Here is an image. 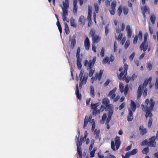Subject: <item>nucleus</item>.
<instances>
[{"instance_id": "obj_1", "label": "nucleus", "mask_w": 158, "mask_h": 158, "mask_svg": "<svg viewBox=\"0 0 158 158\" xmlns=\"http://www.w3.org/2000/svg\"><path fill=\"white\" fill-rule=\"evenodd\" d=\"M155 104V102L152 99H150L149 100L147 99L145 101V106L142 104L141 105L142 109L146 111L145 117L147 118L149 117L151 118L152 116V114L151 111H152Z\"/></svg>"}, {"instance_id": "obj_2", "label": "nucleus", "mask_w": 158, "mask_h": 158, "mask_svg": "<svg viewBox=\"0 0 158 158\" xmlns=\"http://www.w3.org/2000/svg\"><path fill=\"white\" fill-rule=\"evenodd\" d=\"M128 66L127 64L124 65L123 68L121 67L119 68V71L120 72V74L117 73L118 77L119 80H124L125 77L127 76Z\"/></svg>"}, {"instance_id": "obj_3", "label": "nucleus", "mask_w": 158, "mask_h": 158, "mask_svg": "<svg viewBox=\"0 0 158 158\" xmlns=\"http://www.w3.org/2000/svg\"><path fill=\"white\" fill-rule=\"evenodd\" d=\"M88 122L92 123L91 130L92 131H93L95 127V122L94 119H92V116L91 115H89V116L87 115L85 116L84 120L83 128H85L87 125Z\"/></svg>"}, {"instance_id": "obj_4", "label": "nucleus", "mask_w": 158, "mask_h": 158, "mask_svg": "<svg viewBox=\"0 0 158 158\" xmlns=\"http://www.w3.org/2000/svg\"><path fill=\"white\" fill-rule=\"evenodd\" d=\"M121 142L120 141V138L119 137L117 136L115 138L114 143L113 141L111 142V148L114 151L118 150L120 145Z\"/></svg>"}, {"instance_id": "obj_5", "label": "nucleus", "mask_w": 158, "mask_h": 158, "mask_svg": "<svg viewBox=\"0 0 158 158\" xmlns=\"http://www.w3.org/2000/svg\"><path fill=\"white\" fill-rule=\"evenodd\" d=\"M96 60V57L94 56L92 60H90L89 61L85 60L84 62V65L87 67V69L92 68L94 65Z\"/></svg>"}, {"instance_id": "obj_6", "label": "nucleus", "mask_w": 158, "mask_h": 158, "mask_svg": "<svg viewBox=\"0 0 158 158\" xmlns=\"http://www.w3.org/2000/svg\"><path fill=\"white\" fill-rule=\"evenodd\" d=\"M103 105L106 106V110H110L112 108V105L110 103L109 100L106 98H104L102 100Z\"/></svg>"}, {"instance_id": "obj_7", "label": "nucleus", "mask_w": 158, "mask_h": 158, "mask_svg": "<svg viewBox=\"0 0 158 158\" xmlns=\"http://www.w3.org/2000/svg\"><path fill=\"white\" fill-rule=\"evenodd\" d=\"M116 5V2L115 0H113L110 4V8L109 11L111 15H114L115 13V8Z\"/></svg>"}, {"instance_id": "obj_8", "label": "nucleus", "mask_w": 158, "mask_h": 158, "mask_svg": "<svg viewBox=\"0 0 158 158\" xmlns=\"http://www.w3.org/2000/svg\"><path fill=\"white\" fill-rule=\"evenodd\" d=\"M156 138L155 136H153L149 139V141L148 142V147H151L155 148L156 146V142L155 141Z\"/></svg>"}, {"instance_id": "obj_9", "label": "nucleus", "mask_w": 158, "mask_h": 158, "mask_svg": "<svg viewBox=\"0 0 158 158\" xmlns=\"http://www.w3.org/2000/svg\"><path fill=\"white\" fill-rule=\"evenodd\" d=\"M88 76H85V74L83 77L80 78V82H79V87L81 88L82 87V85L83 84H85L86 82Z\"/></svg>"}, {"instance_id": "obj_10", "label": "nucleus", "mask_w": 158, "mask_h": 158, "mask_svg": "<svg viewBox=\"0 0 158 158\" xmlns=\"http://www.w3.org/2000/svg\"><path fill=\"white\" fill-rule=\"evenodd\" d=\"M62 18L63 20L64 21H66L67 22H69V20H67L66 16H68V9H62Z\"/></svg>"}, {"instance_id": "obj_11", "label": "nucleus", "mask_w": 158, "mask_h": 158, "mask_svg": "<svg viewBox=\"0 0 158 158\" xmlns=\"http://www.w3.org/2000/svg\"><path fill=\"white\" fill-rule=\"evenodd\" d=\"M103 71L100 70L99 73H96L94 77H92L91 78L93 81L96 80L98 79V81H100L101 79V77L102 75Z\"/></svg>"}, {"instance_id": "obj_12", "label": "nucleus", "mask_w": 158, "mask_h": 158, "mask_svg": "<svg viewBox=\"0 0 158 158\" xmlns=\"http://www.w3.org/2000/svg\"><path fill=\"white\" fill-rule=\"evenodd\" d=\"M84 43L85 49L88 50L90 48V43L88 37H86Z\"/></svg>"}, {"instance_id": "obj_13", "label": "nucleus", "mask_w": 158, "mask_h": 158, "mask_svg": "<svg viewBox=\"0 0 158 158\" xmlns=\"http://www.w3.org/2000/svg\"><path fill=\"white\" fill-rule=\"evenodd\" d=\"M69 41H71L70 48L71 49H73L76 44L75 35H73L72 38L71 39H69Z\"/></svg>"}, {"instance_id": "obj_14", "label": "nucleus", "mask_w": 158, "mask_h": 158, "mask_svg": "<svg viewBox=\"0 0 158 158\" xmlns=\"http://www.w3.org/2000/svg\"><path fill=\"white\" fill-rule=\"evenodd\" d=\"M116 88L115 87L109 92L108 96V97H110V99H113L115 97V92L116 90Z\"/></svg>"}, {"instance_id": "obj_15", "label": "nucleus", "mask_w": 158, "mask_h": 158, "mask_svg": "<svg viewBox=\"0 0 158 158\" xmlns=\"http://www.w3.org/2000/svg\"><path fill=\"white\" fill-rule=\"evenodd\" d=\"M148 44L147 43L143 42L140 46V49L141 50H143L145 52L148 48Z\"/></svg>"}, {"instance_id": "obj_16", "label": "nucleus", "mask_w": 158, "mask_h": 158, "mask_svg": "<svg viewBox=\"0 0 158 158\" xmlns=\"http://www.w3.org/2000/svg\"><path fill=\"white\" fill-rule=\"evenodd\" d=\"M126 31L127 32V36L128 38H131L132 34V30L131 29L130 26L129 25H128L126 27Z\"/></svg>"}, {"instance_id": "obj_17", "label": "nucleus", "mask_w": 158, "mask_h": 158, "mask_svg": "<svg viewBox=\"0 0 158 158\" xmlns=\"http://www.w3.org/2000/svg\"><path fill=\"white\" fill-rule=\"evenodd\" d=\"M143 89L142 88L141 85H139L137 92V94L138 98H140L141 96Z\"/></svg>"}, {"instance_id": "obj_18", "label": "nucleus", "mask_w": 158, "mask_h": 158, "mask_svg": "<svg viewBox=\"0 0 158 158\" xmlns=\"http://www.w3.org/2000/svg\"><path fill=\"white\" fill-rule=\"evenodd\" d=\"M85 19L84 16L81 15L79 18L78 23L80 25L83 26L85 23Z\"/></svg>"}, {"instance_id": "obj_19", "label": "nucleus", "mask_w": 158, "mask_h": 158, "mask_svg": "<svg viewBox=\"0 0 158 158\" xmlns=\"http://www.w3.org/2000/svg\"><path fill=\"white\" fill-rule=\"evenodd\" d=\"M100 37L98 35H96L92 37V42L94 43H97L100 41Z\"/></svg>"}, {"instance_id": "obj_20", "label": "nucleus", "mask_w": 158, "mask_h": 158, "mask_svg": "<svg viewBox=\"0 0 158 158\" xmlns=\"http://www.w3.org/2000/svg\"><path fill=\"white\" fill-rule=\"evenodd\" d=\"M151 81L152 78L151 77H149L148 79H145L143 84L142 88L144 89V88H145L148 83H150L151 82Z\"/></svg>"}, {"instance_id": "obj_21", "label": "nucleus", "mask_w": 158, "mask_h": 158, "mask_svg": "<svg viewBox=\"0 0 158 158\" xmlns=\"http://www.w3.org/2000/svg\"><path fill=\"white\" fill-rule=\"evenodd\" d=\"M76 94L77 96V98L79 100H81V94L79 93L78 84L76 85Z\"/></svg>"}, {"instance_id": "obj_22", "label": "nucleus", "mask_w": 158, "mask_h": 158, "mask_svg": "<svg viewBox=\"0 0 158 158\" xmlns=\"http://www.w3.org/2000/svg\"><path fill=\"white\" fill-rule=\"evenodd\" d=\"M141 9L143 11V13L144 17H145V13L148 12L149 14L150 13L149 9L146 6H144L141 7Z\"/></svg>"}, {"instance_id": "obj_23", "label": "nucleus", "mask_w": 158, "mask_h": 158, "mask_svg": "<svg viewBox=\"0 0 158 158\" xmlns=\"http://www.w3.org/2000/svg\"><path fill=\"white\" fill-rule=\"evenodd\" d=\"M77 2L76 0H73V12L74 14H77Z\"/></svg>"}, {"instance_id": "obj_24", "label": "nucleus", "mask_w": 158, "mask_h": 158, "mask_svg": "<svg viewBox=\"0 0 158 158\" xmlns=\"http://www.w3.org/2000/svg\"><path fill=\"white\" fill-rule=\"evenodd\" d=\"M130 107L132 111L134 112L136 109V104L135 102L132 100L131 101Z\"/></svg>"}, {"instance_id": "obj_25", "label": "nucleus", "mask_w": 158, "mask_h": 158, "mask_svg": "<svg viewBox=\"0 0 158 158\" xmlns=\"http://www.w3.org/2000/svg\"><path fill=\"white\" fill-rule=\"evenodd\" d=\"M81 58H77V64L78 69L79 70L81 69L82 66L81 63Z\"/></svg>"}, {"instance_id": "obj_26", "label": "nucleus", "mask_w": 158, "mask_h": 158, "mask_svg": "<svg viewBox=\"0 0 158 158\" xmlns=\"http://www.w3.org/2000/svg\"><path fill=\"white\" fill-rule=\"evenodd\" d=\"M65 1H63V7L62 9H68L69 7V2L68 0H65Z\"/></svg>"}, {"instance_id": "obj_27", "label": "nucleus", "mask_w": 158, "mask_h": 158, "mask_svg": "<svg viewBox=\"0 0 158 158\" xmlns=\"http://www.w3.org/2000/svg\"><path fill=\"white\" fill-rule=\"evenodd\" d=\"M139 130L140 131V132L142 135L145 134L147 132V129L146 128H143V125L139 127Z\"/></svg>"}, {"instance_id": "obj_28", "label": "nucleus", "mask_w": 158, "mask_h": 158, "mask_svg": "<svg viewBox=\"0 0 158 158\" xmlns=\"http://www.w3.org/2000/svg\"><path fill=\"white\" fill-rule=\"evenodd\" d=\"M133 118V113L131 110H129V114L127 115V119L128 121H131Z\"/></svg>"}, {"instance_id": "obj_29", "label": "nucleus", "mask_w": 158, "mask_h": 158, "mask_svg": "<svg viewBox=\"0 0 158 158\" xmlns=\"http://www.w3.org/2000/svg\"><path fill=\"white\" fill-rule=\"evenodd\" d=\"M90 95L92 98H94L95 96L94 94V87L91 85L90 87Z\"/></svg>"}, {"instance_id": "obj_30", "label": "nucleus", "mask_w": 158, "mask_h": 158, "mask_svg": "<svg viewBox=\"0 0 158 158\" xmlns=\"http://www.w3.org/2000/svg\"><path fill=\"white\" fill-rule=\"evenodd\" d=\"M91 14H92V10L90 9H89L88 13L87 19L90 22V24L91 23Z\"/></svg>"}, {"instance_id": "obj_31", "label": "nucleus", "mask_w": 158, "mask_h": 158, "mask_svg": "<svg viewBox=\"0 0 158 158\" xmlns=\"http://www.w3.org/2000/svg\"><path fill=\"white\" fill-rule=\"evenodd\" d=\"M102 63L104 64H110V62L109 61V58L108 56L106 57L103 59Z\"/></svg>"}, {"instance_id": "obj_32", "label": "nucleus", "mask_w": 158, "mask_h": 158, "mask_svg": "<svg viewBox=\"0 0 158 158\" xmlns=\"http://www.w3.org/2000/svg\"><path fill=\"white\" fill-rule=\"evenodd\" d=\"M70 23L71 26L74 27H77L76 24L75 23V21L73 18H71L70 20Z\"/></svg>"}, {"instance_id": "obj_33", "label": "nucleus", "mask_w": 158, "mask_h": 158, "mask_svg": "<svg viewBox=\"0 0 158 158\" xmlns=\"http://www.w3.org/2000/svg\"><path fill=\"white\" fill-rule=\"evenodd\" d=\"M106 113L104 114L102 116L101 120L100 121V123L102 124H103L106 118Z\"/></svg>"}, {"instance_id": "obj_34", "label": "nucleus", "mask_w": 158, "mask_h": 158, "mask_svg": "<svg viewBox=\"0 0 158 158\" xmlns=\"http://www.w3.org/2000/svg\"><path fill=\"white\" fill-rule=\"evenodd\" d=\"M64 30L65 32L67 34H69L70 32L69 28L67 23H64Z\"/></svg>"}, {"instance_id": "obj_35", "label": "nucleus", "mask_w": 158, "mask_h": 158, "mask_svg": "<svg viewBox=\"0 0 158 158\" xmlns=\"http://www.w3.org/2000/svg\"><path fill=\"white\" fill-rule=\"evenodd\" d=\"M100 110H97V109L93 110L92 115L93 116H95L97 114H100Z\"/></svg>"}, {"instance_id": "obj_36", "label": "nucleus", "mask_w": 158, "mask_h": 158, "mask_svg": "<svg viewBox=\"0 0 158 158\" xmlns=\"http://www.w3.org/2000/svg\"><path fill=\"white\" fill-rule=\"evenodd\" d=\"M100 131L99 130H97L96 129H95L94 131V134H96V136H95V139H97L99 137V134H100Z\"/></svg>"}, {"instance_id": "obj_37", "label": "nucleus", "mask_w": 158, "mask_h": 158, "mask_svg": "<svg viewBox=\"0 0 158 158\" xmlns=\"http://www.w3.org/2000/svg\"><path fill=\"white\" fill-rule=\"evenodd\" d=\"M97 150V148L96 147L94 148L93 150L91 151L90 153V157H93L94 156V154L95 151Z\"/></svg>"}, {"instance_id": "obj_38", "label": "nucleus", "mask_w": 158, "mask_h": 158, "mask_svg": "<svg viewBox=\"0 0 158 158\" xmlns=\"http://www.w3.org/2000/svg\"><path fill=\"white\" fill-rule=\"evenodd\" d=\"M110 30L109 28V25L107 24L105 26V34L107 36Z\"/></svg>"}, {"instance_id": "obj_39", "label": "nucleus", "mask_w": 158, "mask_h": 158, "mask_svg": "<svg viewBox=\"0 0 158 158\" xmlns=\"http://www.w3.org/2000/svg\"><path fill=\"white\" fill-rule=\"evenodd\" d=\"M98 106V103H95L93 104L92 103L91 104V108L93 110L97 109V107Z\"/></svg>"}, {"instance_id": "obj_40", "label": "nucleus", "mask_w": 158, "mask_h": 158, "mask_svg": "<svg viewBox=\"0 0 158 158\" xmlns=\"http://www.w3.org/2000/svg\"><path fill=\"white\" fill-rule=\"evenodd\" d=\"M122 11V6H120L118 7L117 10V13L118 15L120 16L121 15Z\"/></svg>"}, {"instance_id": "obj_41", "label": "nucleus", "mask_w": 158, "mask_h": 158, "mask_svg": "<svg viewBox=\"0 0 158 158\" xmlns=\"http://www.w3.org/2000/svg\"><path fill=\"white\" fill-rule=\"evenodd\" d=\"M56 25L58 27V29L60 31V34H61L62 31V29L61 25L59 23V20H58L56 22Z\"/></svg>"}, {"instance_id": "obj_42", "label": "nucleus", "mask_w": 158, "mask_h": 158, "mask_svg": "<svg viewBox=\"0 0 158 158\" xmlns=\"http://www.w3.org/2000/svg\"><path fill=\"white\" fill-rule=\"evenodd\" d=\"M119 90L120 92L122 93L124 91V86L123 85L122 83H120L119 84Z\"/></svg>"}, {"instance_id": "obj_43", "label": "nucleus", "mask_w": 158, "mask_h": 158, "mask_svg": "<svg viewBox=\"0 0 158 158\" xmlns=\"http://www.w3.org/2000/svg\"><path fill=\"white\" fill-rule=\"evenodd\" d=\"M95 31L94 30L92 29L90 31L89 34L91 36L93 37L96 35H95Z\"/></svg>"}, {"instance_id": "obj_44", "label": "nucleus", "mask_w": 158, "mask_h": 158, "mask_svg": "<svg viewBox=\"0 0 158 158\" xmlns=\"http://www.w3.org/2000/svg\"><path fill=\"white\" fill-rule=\"evenodd\" d=\"M80 48L79 47H78L77 49L76 53V57L77 58H80Z\"/></svg>"}, {"instance_id": "obj_45", "label": "nucleus", "mask_w": 158, "mask_h": 158, "mask_svg": "<svg viewBox=\"0 0 158 158\" xmlns=\"http://www.w3.org/2000/svg\"><path fill=\"white\" fill-rule=\"evenodd\" d=\"M149 152V148L148 147H146L144 148L142 151V152L143 154H147Z\"/></svg>"}, {"instance_id": "obj_46", "label": "nucleus", "mask_w": 158, "mask_h": 158, "mask_svg": "<svg viewBox=\"0 0 158 158\" xmlns=\"http://www.w3.org/2000/svg\"><path fill=\"white\" fill-rule=\"evenodd\" d=\"M138 37L139 40L141 41L142 40L143 35L142 32L141 31H139Z\"/></svg>"}, {"instance_id": "obj_47", "label": "nucleus", "mask_w": 158, "mask_h": 158, "mask_svg": "<svg viewBox=\"0 0 158 158\" xmlns=\"http://www.w3.org/2000/svg\"><path fill=\"white\" fill-rule=\"evenodd\" d=\"M129 90V86L128 84L126 85L124 89V94L125 95H126Z\"/></svg>"}, {"instance_id": "obj_48", "label": "nucleus", "mask_w": 158, "mask_h": 158, "mask_svg": "<svg viewBox=\"0 0 158 158\" xmlns=\"http://www.w3.org/2000/svg\"><path fill=\"white\" fill-rule=\"evenodd\" d=\"M123 13L124 15H127L128 12V9L127 7H124L123 8Z\"/></svg>"}, {"instance_id": "obj_49", "label": "nucleus", "mask_w": 158, "mask_h": 158, "mask_svg": "<svg viewBox=\"0 0 158 158\" xmlns=\"http://www.w3.org/2000/svg\"><path fill=\"white\" fill-rule=\"evenodd\" d=\"M152 122V118H151L149 119L148 124V127L149 128H151Z\"/></svg>"}, {"instance_id": "obj_50", "label": "nucleus", "mask_w": 158, "mask_h": 158, "mask_svg": "<svg viewBox=\"0 0 158 158\" xmlns=\"http://www.w3.org/2000/svg\"><path fill=\"white\" fill-rule=\"evenodd\" d=\"M147 68L149 70H151L152 67V65L151 63H148L147 64Z\"/></svg>"}, {"instance_id": "obj_51", "label": "nucleus", "mask_w": 158, "mask_h": 158, "mask_svg": "<svg viewBox=\"0 0 158 158\" xmlns=\"http://www.w3.org/2000/svg\"><path fill=\"white\" fill-rule=\"evenodd\" d=\"M108 110V111L107 113L108 117L111 118L113 113V110H111V109L110 110Z\"/></svg>"}, {"instance_id": "obj_52", "label": "nucleus", "mask_w": 158, "mask_h": 158, "mask_svg": "<svg viewBox=\"0 0 158 158\" xmlns=\"http://www.w3.org/2000/svg\"><path fill=\"white\" fill-rule=\"evenodd\" d=\"M156 17L154 15H151L150 16V20L152 24H154L155 23Z\"/></svg>"}, {"instance_id": "obj_53", "label": "nucleus", "mask_w": 158, "mask_h": 158, "mask_svg": "<svg viewBox=\"0 0 158 158\" xmlns=\"http://www.w3.org/2000/svg\"><path fill=\"white\" fill-rule=\"evenodd\" d=\"M137 151L138 150L137 149H134L130 152V154L131 155H133L135 154L137 152Z\"/></svg>"}, {"instance_id": "obj_54", "label": "nucleus", "mask_w": 158, "mask_h": 158, "mask_svg": "<svg viewBox=\"0 0 158 158\" xmlns=\"http://www.w3.org/2000/svg\"><path fill=\"white\" fill-rule=\"evenodd\" d=\"M130 155H131V154H130V152H128L126 153L125 156H124L123 155H122V156L123 158H129Z\"/></svg>"}, {"instance_id": "obj_55", "label": "nucleus", "mask_w": 158, "mask_h": 158, "mask_svg": "<svg viewBox=\"0 0 158 158\" xmlns=\"http://www.w3.org/2000/svg\"><path fill=\"white\" fill-rule=\"evenodd\" d=\"M125 80L126 83H128L130 81H131L130 76H126L124 80Z\"/></svg>"}, {"instance_id": "obj_56", "label": "nucleus", "mask_w": 158, "mask_h": 158, "mask_svg": "<svg viewBox=\"0 0 158 158\" xmlns=\"http://www.w3.org/2000/svg\"><path fill=\"white\" fill-rule=\"evenodd\" d=\"M142 145H147L148 146V141L147 139H145V140L141 142Z\"/></svg>"}, {"instance_id": "obj_57", "label": "nucleus", "mask_w": 158, "mask_h": 158, "mask_svg": "<svg viewBox=\"0 0 158 158\" xmlns=\"http://www.w3.org/2000/svg\"><path fill=\"white\" fill-rule=\"evenodd\" d=\"M88 69L89 70V76L91 77L93 75L94 72V70H93L92 68Z\"/></svg>"}, {"instance_id": "obj_58", "label": "nucleus", "mask_w": 158, "mask_h": 158, "mask_svg": "<svg viewBox=\"0 0 158 158\" xmlns=\"http://www.w3.org/2000/svg\"><path fill=\"white\" fill-rule=\"evenodd\" d=\"M135 53L134 52H133L129 56V59L130 61H131L133 60V58L135 55Z\"/></svg>"}, {"instance_id": "obj_59", "label": "nucleus", "mask_w": 158, "mask_h": 158, "mask_svg": "<svg viewBox=\"0 0 158 158\" xmlns=\"http://www.w3.org/2000/svg\"><path fill=\"white\" fill-rule=\"evenodd\" d=\"M105 49L104 48H102L100 52V55L102 57L104 56V55Z\"/></svg>"}, {"instance_id": "obj_60", "label": "nucleus", "mask_w": 158, "mask_h": 158, "mask_svg": "<svg viewBox=\"0 0 158 158\" xmlns=\"http://www.w3.org/2000/svg\"><path fill=\"white\" fill-rule=\"evenodd\" d=\"M77 150L78 154H82V151L81 148L79 147L78 144H77Z\"/></svg>"}, {"instance_id": "obj_61", "label": "nucleus", "mask_w": 158, "mask_h": 158, "mask_svg": "<svg viewBox=\"0 0 158 158\" xmlns=\"http://www.w3.org/2000/svg\"><path fill=\"white\" fill-rule=\"evenodd\" d=\"M148 36V34L147 33H145L144 35V41L143 42L147 43V37Z\"/></svg>"}, {"instance_id": "obj_62", "label": "nucleus", "mask_w": 158, "mask_h": 158, "mask_svg": "<svg viewBox=\"0 0 158 158\" xmlns=\"http://www.w3.org/2000/svg\"><path fill=\"white\" fill-rule=\"evenodd\" d=\"M138 40V37L137 35H136L134 37L133 40V43L134 44H135L137 43Z\"/></svg>"}, {"instance_id": "obj_63", "label": "nucleus", "mask_w": 158, "mask_h": 158, "mask_svg": "<svg viewBox=\"0 0 158 158\" xmlns=\"http://www.w3.org/2000/svg\"><path fill=\"white\" fill-rule=\"evenodd\" d=\"M123 35L122 33H120L118 35V38L116 39L118 41H120L122 38Z\"/></svg>"}, {"instance_id": "obj_64", "label": "nucleus", "mask_w": 158, "mask_h": 158, "mask_svg": "<svg viewBox=\"0 0 158 158\" xmlns=\"http://www.w3.org/2000/svg\"><path fill=\"white\" fill-rule=\"evenodd\" d=\"M98 4H95L94 5V8L95 11L96 13H98Z\"/></svg>"}]
</instances>
